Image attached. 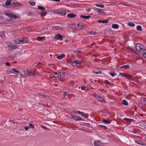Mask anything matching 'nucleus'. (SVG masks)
<instances>
[{
  "label": "nucleus",
  "mask_w": 146,
  "mask_h": 146,
  "mask_svg": "<svg viewBox=\"0 0 146 146\" xmlns=\"http://www.w3.org/2000/svg\"><path fill=\"white\" fill-rule=\"evenodd\" d=\"M144 46L140 44H138L136 46V50H135L133 48L131 49V51L133 53L139 55V54L143 49Z\"/></svg>",
  "instance_id": "1"
},
{
  "label": "nucleus",
  "mask_w": 146,
  "mask_h": 146,
  "mask_svg": "<svg viewBox=\"0 0 146 146\" xmlns=\"http://www.w3.org/2000/svg\"><path fill=\"white\" fill-rule=\"evenodd\" d=\"M5 15L7 17L11 18V19L14 18L16 19L18 18L17 16H16L15 15L13 14V13H11L8 12H5Z\"/></svg>",
  "instance_id": "2"
},
{
  "label": "nucleus",
  "mask_w": 146,
  "mask_h": 146,
  "mask_svg": "<svg viewBox=\"0 0 146 146\" xmlns=\"http://www.w3.org/2000/svg\"><path fill=\"white\" fill-rule=\"evenodd\" d=\"M86 25L82 22H81L77 24V26L80 29H84L86 27Z\"/></svg>",
  "instance_id": "3"
},
{
  "label": "nucleus",
  "mask_w": 146,
  "mask_h": 146,
  "mask_svg": "<svg viewBox=\"0 0 146 146\" xmlns=\"http://www.w3.org/2000/svg\"><path fill=\"white\" fill-rule=\"evenodd\" d=\"M95 10L98 12L100 14L102 15H104L106 14V12L104 11L103 9H100L97 8H95Z\"/></svg>",
  "instance_id": "4"
},
{
  "label": "nucleus",
  "mask_w": 146,
  "mask_h": 146,
  "mask_svg": "<svg viewBox=\"0 0 146 146\" xmlns=\"http://www.w3.org/2000/svg\"><path fill=\"white\" fill-rule=\"evenodd\" d=\"M71 119L73 120H75L76 121H82L83 120L81 117L77 116H73L71 117Z\"/></svg>",
  "instance_id": "5"
},
{
  "label": "nucleus",
  "mask_w": 146,
  "mask_h": 146,
  "mask_svg": "<svg viewBox=\"0 0 146 146\" xmlns=\"http://www.w3.org/2000/svg\"><path fill=\"white\" fill-rule=\"evenodd\" d=\"M94 146H103L102 143L98 141L94 142Z\"/></svg>",
  "instance_id": "6"
},
{
  "label": "nucleus",
  "mask_w": 146,
  "mask_h": 146,
  "mask_svg": "<svg viewBox=\"0 0 146 146\" xmlns=\"http://www.w3.org/2000/svg\"><path fill=\"white\" fill-rule=\"evenodd\" d=\"M67 17L69 18H75L76 15V14H73V13H71L69 14H68L67 15Z\"/></svg>",
  "instance_id": "7"
},
{
  "label": "nucleus",
  "mask_w": 146,
  "mask_h": 146,
  "mask_svg": "<svg viewBox=\"0 0 146 146\" xmlns=\"http://www.w3.org/2000/svg\"><path fill=\"white\" fill-rule=\"evenodd\" d=\"M27 74L29 76L32 75L33 76H35L36 75L35 74L33 71H29L28 72Z\"/></svg>",
  "instance_id": "8"
},
{
  "label": "nucleus",
  "mask_w": 146,
  "mask_h": 146,
  "mask_svg": "<svg viewBox=\"0 0 146 146\" xmlns=\"http://www.w3.org/2000/svg\"><path fill=\"white\" fill-rule=\"evenodd\" d=\"M55 38L56 39H57L60 40H62L63 39L62 36L59 34H58L57 35L55 36Z\"/></svg>",
  "instance_id": "9"
},
{
  "label": "nucleus",
  "mask_w": 146,
  "mask_h": 146,
  "mask_svg": "<svg viewBox=\"0 0 146 146\" xmlns=\"http://www.w3.org/2000/svg\"><path fill=\"white\" fill-rule=\"evenodd\" d=\"M98 22L99 23H108V20L107 19L106 20H98Z\"/></svg>",
  "instance_id": "10"
},
{
  "label": "nucleus",
  "mask_w": 146,
  "mask_h": 146,
  "mask_svg": "<svg viewBox=\"0 0 146 146\" xmlns=\"http://www.w3.org/2000/svg\"><path fill=\"white\" fill-rule=\"evenodd\" d=\"M37 40L38 41H42L45 40V38L43 37H41L40 36H38L37 38Z\"/></svg>",
  "instance_id": "11"
},
{
  "label": "nucleus",
  "mask_w": 146,
  "mask_h": 146,
  "mask_svg": "<svg viewBox=\"0 0 146 146\" xmlns=\"http://www.w3.org/2000/svg\"><path fill=\"white\" fill-rule=\"evenodd\" d=\"M80 17L81 18H83L86 19H89L91 17V16L90 15L86 16L84 15H81Z\"/></svg>",
  "instance_id": "12"
},
{
  "label": "nucleus",
  "mask_w": 146,
  "mask_h": 146,
  "mask_svg": "<svg viewBox=\"0 0 146 146\" xmlns=\"http://www.w3.org/2000/svg\"><path fill=\"white\" fill-rule=\"evenodd\" d=\"M0 36L2 38H5V34L4 32H0Z\"/></svg>",
  "instance_id": "13"
},
{
  "label": "nucleus",
  "mask_w": 146,
  "mask_h": 146,
  "mask_svg": "<svg viewBox=\"0 0 146 146\" xmlns=\"http://www.w3.org/2000/svg\"><path fill=\"white\" fill-rule=\"evenodd\" d=\"M111 27L113 28L117 29L119 27V25L117 24H113L112 25Z\"/></svg>",
  "instance_id": "14"
},
{
  "label": "nucleus",
  "mask_w": 146,
  "mask_h": 146,
  "mask_svg": "<svg viewBox=\"0 0 146 146\" xmlns=\"http://www.w3.org/2000/svg\"><path fill=\"white\" fill-rule=\"evenodd\" d=\"M21 40L22 41V44H25L28 42L27 38H23L21 39Z\"/></svg>",
  "instance_id": "15"
},
{
  "label": "nucleus",
  "mask_w": 146,
  "mask_h": 146,
  "mask_svg": "<svg viewBox=\"0 0 146 146\" xmlns=\"http://www.w3.org/2000/svg\"><path fill=\"white\" fill-rule=\"evenodd\" d=\"M11 0H7L5 3V5L6 6H9L11 4Z\"/></svg>",
  "instance_id": "16"
},
{
  "label": "nucleus",
  "mask_w": 146,
  "mask_h": 146,
  "mask_svg": "<svg viewBox=\"0 0 146 146\" xmlns=\"http://www.w3.org/2000/svg\"><path fill=\"white\" fill-rule=\"evenodd\" d=\"M65 56L64 54H62L60 55H59L57 56V58L58 59H60L64 57Z\"/></svg>",
  "instance_id": "17"
},
{
  "label": "nucleus",
  "mask_w": 146,
  "mask_h": 146,
  "mask_svg": "<svg viewBox=\"0 0 146 146\" xmlns=\"http://www.w3.org/2000/svg\"><path fill=\"white\" fill-rule=\"evenodd\" d=\"M53 73L55 75V77L60 78V72L58 73L56 72H54Z\"/></svg>",
  "instance_id": "18"
},
{
  "label": "nucleus",
  "mask_w": 146,
  "mask_h": 146,
  "mask_svg": "<svg viewBox=\"0 0 146 146\" xmlns=\"http://www.w3.org/2000/svg\"><path fill=\"white\" fill-rule=\"evenodd\" d=\"M123 120L125 121H129V122H130V121H134V120L133 119H129L128 118H124L123 119Z\"/></svg>",
  "instance_id": "19"
},
{
  "label": "nucleus",
  "mask_w": 146,
  "mask_h": 146,
  "mask_svg": "<svg viewBox=\"0 0 146 146\" xmlns=\"http://www.w3.org/2000/svg\"><path fill=\"white\" fill-rule=\"evenodd\" d=\"M129 68V66L128 65H125L122 66L120 67L121 68H124L125 69H128Z\"/></svg>",
  "instance_id": "20"
},
{
  "label": "nucleus",
  "mask_w": 146,
  "mask_h": 146,
  "mask_svg": "<svg viewBox=\"0 0 146 146\" xmlns=\"http://www.w3.org/2000/svg\"><path fill=\"white\" fill-rule=\"evenodd\" d=\"M96 99L99 101H102L104 98L102 97L99 96H97L96 97Z\"/></svg>",
  "instance_id": "21"
},
{
  "label": "nucleus",
  "mask_w": 146,
  "mask_h": 146,
  "mask_svg": "<svg viewBox=\"0 0 146 146\" xmlns=\"http://www.w3.org/2000/svg\"><path fill=\"white\" fill-rule=\"evenodd\" d=\"M76 65H77V66H80L81 65V62L79 60H76Z\"/></svg>",
  "instance_id": "22"
},
{
  "label": "nucleus",
  "mask_w": 146,
  "mask_h": 146,
  "mask_svg": "<svg viewBox=\"0 0 146 146\" xmlns=\"http://www.w3.org/2000/svg\"><path fill=\"white\" fill-rule=\"evenodd\" d=\"M120 74L123 77H126V78L129 79V78H127V76H128L127 74H126L124 73H120Z\"/></svg>",
  "instance_id": "23"
},
{
  "label": "nucleus",
  "mask_w": 146,
  "mask_h": 146,
  "mask_svg": "<svg viewBox=\"0 0 146 146\" xmlns=\"http://www.w3.org/2000/svg\"><path fill=\"white\" fill-rule=\"evenodd\" d=\"M122 104L123 105L125 106H127L128 105V103L125 100H123L122 101Z\"/></svg>",
  "instance_id": "24"
},
{
  "label": "nucleus",
  "mask_w": 146,
  "mask_h": 146,
  "mask_svg": "<svg viewBox=\"0 0 146 146\" xmlns=\"http://www.w3.org/2000/svg\"><path fill=\"white\" fill-rule=\"evenodd\" d=\"M38 9L41 10H44L45 9V8L41 6H38Z\"/></svg>",
  "instance_id": "25"
},
{
  "label": "nucleus",
  "mask_w": 146,
  "mask_h": 146,
  "mask_svg": "<svg viewBox=\"0 0 146 146\" xmlns=\"http://www.w3.org/2000/svg\"><path fill=\"white\" fill-rule=\"evenodd\" d=\"M81 115L82 116H84L86 118H88V114H85L84 112H82Z\"/></svg>",
  "instance_id": "26"
},
{
  "label": "nucleus",
  "mask_w": 146,
  "mask_h": 146,
  "mask_svg": "<svg viewBox=\"0 0 146 146\" xmlns=\"http://www.w3.org/2000/svg\"><path fill=\"white\" fill-rule=\"evenodd\" d=\"M66 14V13L65 12H58V15H65Z\"/></svg>",
  "instance_id": "27"
},
{
  "label": "nucleus",
  "mask_w": 146,
  "mask_h": 146,
  "mask_svg": "<svg viewBox=\"0 0 146 146\" xmlns=\"http://www.w3.org/2000/svg\"><path fill=\"white\" fill-rule=\"evenodd\" d=\"M94 5L97 7H100L101 8H103L104 7V5L103 4H95Z\"/></svg>",
  "instance_id": "28"
},
{
  "label": "nucleus",
  "mask_w": 146,
  "mask_h": 146,
  "mask_svg": "<svg viewBox=\"0 0 146 146\" xmlns=\"http://www.w3.org/2000/svg\"><path fill=\"white\" fill-rule=\"evenodd\" d=\"M103 121L106 124H110V122L105 119H103Z\"/></svg>",
  "instance_id": "29"
},
{
  "label": "nucleus",
  "mask_w": 146,
  "mask_h": 146,
  "mask_svg": "<svg viewBox=\"0 0 146 146\" xmlns=\"http://www.w3.org/2000/svg\"><path fill=\"white\" fill-rule=\"evenodd\" d=\"M137 29L138 31H142L141 27L140 25H138L137 27Z\"/></svg>",
  "instance_id": "30"
},
{
  "label": "nucleus",
  "mask_w": 146,
  "mask_h": 146,
  "mask_svg": "<svg viewBox=\"0 0 146 146\" xmlns=\"http://www.w3.org/2000/svg\"><path fill=\"white\" fill-rule=\"evenodd\" d=\"M98 126L101 127V128L104 129H107V128L105 126L103 125H100Z\"/></svg>",
  "instance_id": "31"
},
{
  "label": "nucleus",
  "mask_w": 146,
  "mask_h": 146,
  "mask_svg": "<svg viewBox=\"0 0 146 146\" xmlns=\"http://www.w3.org/2000/svg\"><path fill=\"white\" fill-rule=\"evenodd\" d=\"M11 69L12 70V72H14L15 73H15L16 72L18 74H19L20 73V72L19 71L16 70L15 69L13 68Z\"/></svg>",
  "instance_id": "32"
},
{
  "label": "nucleus",
  "mask_w": 146,
  "mask_h": 146,
  "mask_svg": "<svg viewBox=\"0 0 146 146\" xmlns=\"http://www.w3.org/2000/svg\"><path fill=\"white\" fill-rule=\"evenodd\" d=\"M15 42L18 44H22L21 40L18 39Z\"/></svg>",
  "instance_id": "33"
},
{
  "label": "nucleus",
  "mask_w": 146,
  "mask_h": 146,
  "mask_svg": "<svg viewBox=\"0 0 146 146\" xmlns=\"http://www.w3.org/2000/svg\"><path fill=\"white\" fill-rule=\"evenodd\" d=\"M65 76V73L64 72H62V73L60 72V78L61 77H63Z\"/></svg>",
  "instance_id": "34"
},
{
  "label": "nucleus",
  "mask_w": 146,
  "mask_h": 146,
  "mask_svg": "<svg viewBox=\"0 0 146 146\" xmlns=\"http://www.w3.org/2000/svg\"><path fill=\"white\" fill-rule=\"evenodd\" d=\"M143 99L142 100L143 102V104L145 105H146V98H142Z\"/></svg>",
  "instance_id": "35"
},
{
  "label": "nucleus",
  "mask_w": 146,
  "mask_h": 146,
  "mask_svg": "<svg viewBox=\"0 0 146 146\" xmlns=\"http://www.w3.org/2000/svg\"><path fill=\"white\" fill-rule=\"evenodd\" d=\"M143 52V55L144 57L146 58V50L144 49Z\"/></svg>",
  "instance_id": "36"
},
{
  "label": "nucleus",
  "mask_w": 146,
  "mask_h": 146,
  "mask_svg": "<svg viewBox=\"0 0 146 146\" xmlns=\"http://www.w3.org/2000/svg\"><path fill=\"white\" fill-rule=\"evenodd\" d=\"M62 29V28H61V27H60L59 26H55V27H54V29L56 30H59V29Z\"/></svg>",
  "instance_id": "37"
},
{
  "label": "nucleus",
  "mask_w": 146,
  "mask_h": 146,
  "mask_svg": "<svg viewBox=\"0 0 146 146\" xmlns=\"http://www.w3.org/2000/svg\"><path fill=\"white\" fill-rule=\"evenodd\" d=\"M6 73H7L8 74H9L11 73H13V74H15V73L14 72H12V70L11 69L10 70H7L6 71Z\"/></svg>",
  "instance_id": "38"
},
{
  "label": "nucleus",
  "mask_w": 146,
  "mask_h": 146,
  "mask_svg": "<svg viewBox=\"0 0 146 146\" xmlns=\"http://www.w3.org/2000/svg\"><path fill=\"white\" fill-rule=\"evenodd\" d=\"M84 125L87 127H90V124L89 123H84Z\"/></svg>",
  "instance_id": "39"
},
{
  "label": "nucleus",
  "mask_w": 146,
  "mask_h": 146,
  "mask_svg": "<svg viewBox=\"0 0 146 146\" xmlns=\"http://www.w3.org/2000/svg\"><path fill=\"white\" fill-rule=\"evenodd\" d=\"M76 62L75 60H74L72 62V65L74 66H77V65H76Z\"/></svg>",
  "instance_id": "40"
},
{
  "label": "nucleus",
  "mask_w": 146,
  "mask_h": 146,
  "mask_svg": "<svg viewBox=\"0 0 146 146\" xmlns=\"http://www.w3.org/2000/svg\"><path fill=\"white\" fill-rule=\"evenodd\" d=\"M129 25L131 27H133L135 26V24L132 22H129Z\"/></svg>",
  "instance_id": "41"
},
{
  "label": "nucleus",
  "mask_w": 146,
  "mask_h": 146,
  "mask_svg": "<svg viewBox=\"0 0 146 146\" xmlns=\"http://www.w3.org/2000/svg\"><path fill=\"white\" fill-rule=\"evenodd\" d=\"M41 14L42 15L44 16L46 15L47 13L44 11H42L41 12Z\"/></svg>",
  "instance_id": "42"
},
{
  "label": "nucleus",
  "mask_w": 146,
  "mask_h": 146,
  "mask_svg": "<svg viewBox=\"0 0 146 146\" xmlns=\"http://www.w3.org/2000/svg\"><path fill=\"white\" fill-rule=\"evenodd\" d=\"M82 112H81V111H74V113L75 114H76V113H78L79 114H80V115L81 114Z\"/></svg>",
  "instance_id": "43"
},
{
  "label": "nucleus",
  "mask_w": 146,
  "mask_h": 146,
  "mask_svg": "<svg viewBox=\"0 0 146 146\" xmlns=\"http://www.w3.org/2000/svg\"><path fill=\"white\" fill-rule=\"evenodd\" d=\"M29 127H30V128H32L33 129L35 128V127H34V125L31 123H30V124L29 125Z\"/></svg>",
  "instance_id": "44"
},
{
  "label": "nucleus",
  "mask_w": 146,
  "mask_h": 146,
  "mask_svg": "<svg viewBox=\"0 0 146 146\" xmlns=\"http://www.w3.org/2000/svg\"><path fill=\"white\" fill-rule=\"evenodd\" d=\"M110 74L112 76H114L116 75V74L115 72H111L110 73Z\"/></svg>",
  "instance_id": "45"
},
{
  "label": "nucleus",
  "mask_w": 146,
  "mask_h": 146,
  "mask_svg": "<svg viewBox=\"0 0 146 146\" xmlns=\"http://www.w3.org/2000/svg\"><path fill=\"white\" fill-rule=\"evenodd\" d=\"M41 128L44 129L45 130H47L48 129L47 127H45V126H44L43 125H41Z\"/></svg>",
  "instance_id": "46"
},
{
  "label": "nucleus",
  "mask_w": 146,
  "mask_h": 146,
  "mask_svg": "<svg viewBox=\"0 0 146 146\" xmlns=\"http://www.w3.org/2000/svg\"><path fill=\"white\" fill-rule=\"evenodd\" d=\"M88 33H90V34H92V35H94L96 33V32L95 31H90L88 32Z\"/></svg>",
  "instance_id": "47"
},
{
  "label": "nucleus",
  "mask_w": 146,
  "mask_h": 146,
  "mask_svg": "<svg viewBox=\"0 0 146 146\" xmlns=\"http://www.w3.org/2000/svg\"><path fill=\"white\" fill-rule=\"evenodd\" d=\"M30 4L31 6H33L35 5V2H32L30 3Z\"/></svg>",
  "instance_id": "48"
},
{
  "label": "nucleus",
  "mask_w": 146,
  "mask_h": 146,
  "mask_svg": "<svg viewBox=\"0 0 146 146\" xmlns=\"http://www.w3.org/2000/svg\"><path fill=\"white\" fill-rule=\"evenodd\" d=\"M134 77L133 75H128V76H127V78H129V79L130 78H132Z\"/></svg>",
  "instance_id": "49"
},
{
  "label": "nucleus",
  "mask_w": 146,
  "mask_h": 146,
  "mask_svg": "<svg viewBox=\"0 0 146 146\" xmlns=\"http://www.w3.org/2000/svg\"><path fill=\"white\" fill-rule=\"evenodd\" d=\"M105 83L107 84L108 85H110V82L108 80L105 81Z\"/></svg>",
  "instance_id": "50"
},
{
  "label": "nucleus",
  "mask_w": 146,
  "mask_h": 146,
  "mask_svg": "<svg viewBox=\"0 0 146 146\" xmlns=\"http://www.w3.org/2000/svg\"><path fill=\"white\" fill-rule=\"evenodd\" d=\"M137 143L141 145H143L142 143H143V142L142 141H138V142H137Z\"/></svg>",
  "instance_id": "51"
},
{
  "label": "nucleus",
  "mask_w": 146,
  "mask_h": 146,
  "mask_svg": "<svg viewBox=\"0 0 146 146\" xmlns=\"http://www.w3.org/2000/svg\"><path fill=\"white\" fill-rule=\"evenodd\" d=\"M11 5L12 7H14L15 6V3H13L11 4Z\"/></svg>",
  "instance_id": "52"
},
{
  "label": "nucleus",
  "mask_w": 146,
  "mask_h": 146,
  "mask_svg": "<svg viewBox=\"0 0 146 146\" xmlns=\"http://www.w3.org/2000/svg\"><path fill=\"white\" fill-rule=\"evenodd\" d=\"M68 92H65L64 93V96H68Z\"/></svg>",
  "instance_id": "53"
},
{
  "label": "nucleus",
  "mask_w": 146,
  "mask_h": 146,
  "mask_svg": "<svg viewBox=\"0 0 146 146\" xmlns=\"http://www.w3.org/2000/svg\"><path fill=\"white\" fill-rule=\"evenodd\" d=\"M20 4L19 3H15V6H19Z\"/></svg>",
  "instance_id": "54"
},
{
  "label": "nucleus",
  "mask_w": 146,
  "mask_h": 146,
  "mask_svg": "<svg viewBox=\"0 0 146 146\" xmlns=\"http://www.w3.org/2000/svg\"><path fill=\"white\" fill-rule=\"evenodd\" d=\"M29 128V127L28 126L24 127V128L26 130H27Z\"/></svg>",
  "instance_id": "55"
},
{
  "label": "nucleus",
  "mask_w": 146,
  "mask_h": 146,
  "mask_svg": "<svg viewBox=\"0 0 146 146\" xmlns=\"http://www.w3.org/2000/svg\"><path fill=\"white\" fill-rule=\"evenodd\" d=\"M11 47L13 49H15L16 48V47L15 46H12Z\"/></svg>",
  "instance_id": "56"
},
{
  "label": "nucleus",
  "mask_w": 146,
  "mask_h": 146,
  "mask_svg": "<svg viewBox=\"0 0 146 146\" xmlns=\"http://www.w3.org/2000/svg\"><path fill=\"white\" fill-rule=\"evenodd\" d=\"M81 88L82 90H84L86 88L85 86H83L81 87Z\"/></svg>",
  "instance_id": "57"
},
{
  "label": "nucleus",
  "mask_w": 146,
  "mask_h": 146,
  "mask_svg": "<svg viewBox=\"0 0 146 146\" xmlns=\"http://www.w3.org/2000/svg\"><path fill=\"white\" fill-rule=\"evenodd\" d=\"M75 52H76L77 53H79L82 52V51L80 50H77L76 51H75Z\"/></svg>",
  "instance_id": "58"
},
{
  "label": "nucleus",
  "mask_w": 146,
  "mask_h": 146,
  "mask_svg": "<svg viewBox=\"0 0 146 146\" xmlns=\"http://www.w3.org/2000/svg\"><path fill=\"white\" fill-rule=\"evenodd\" d=\"M52 1H54L59 2L60 0H52Z\"/></svg>",
  "instance_id": "59"
},
{
  "label": "nucleus",
  "mask_w": 146,
  "mask_h": 146,
  "mask_svg": "<svg viewBox=\"0 0 146 146\" xmlns=\"http://www.w3.org/2000/svg\"><path fill=\"white\" fill-rule=\"evenodd\" d=\"M86 11H88V12H89V11H90L91 10V9L90 8H88V9H87L86 10Z\"/></svg>",
  "instance_id": "60"
},
{
  "label": "nucleus",
  "mask_w": 146,
  "mask_h": 146,
  "mask_svg": "<svg viewBox=\"0 0 146 146\" xmlns=\"http://www.w3.org/2000/svg\"><path fill=\"white\" fill-rule=\"evenodd\" d=\"M9 64H10L9 62H7L6 63V65L7 66H9Z\"/></svg>",
  "instance_id": "61"
},
{
  "label": "nucleus",
  "mask_w": 146,
  "mask_h": 146,
  "mask_svg": "<svg viewBox=\"0 0 146 146\" xmlns=\"http://www.w3.org/2000/svg\"><path fill=\"white\" fill-rule=\"evenodd\" d=\"M94 96H95V97L96 98V97L97 96H99L97 94H95L94 95Z\"/></svg>",
  "instance_id": "62"
},
{
  "label": "nucleus",
  "mask_w": 146,
  "mask_h": 146,
  "mask_svg": "<svg viewBox=\"0 0 146 146\" xmlns=\"http://www.w3.org/2000/svg\"><path fill=\"white\" fill-rule=\"evenodd\" d=\"M41 96H42L43 97H44V98H46V97H47V96H45V95H41Z\"/></svg>",
  "instance_id": "63"
},
{
  "label": "nucleus",
  "mask_w": 146,
  "mask_h": 146,
  "mask_svg": "<svg viewBox=\"0 0 146 146\" xmlns=\"http://www.w3.org/2000/svg\"><path fill=\"white\" fill-rule=\"evenodd\" d=\"M98 74H101L102 73V72L100 71H98Z\"/></svg>",
  "instance_id": "64"
}]
</instances>
